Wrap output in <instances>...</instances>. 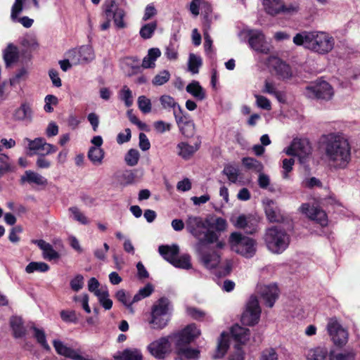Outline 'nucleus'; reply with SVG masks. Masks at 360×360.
<instances>
[{
	"mask_svg": "<svg viewBox=\"0 0 360 360\" xmlns=\"http://www.w3.org/2000/svg\"><path fill=\"white\" fill-rule=\"evenodd\" d=\"M321 149L326 162L333 169H345L352 160V147L342 133L332 132L323 135Z\"/></svg>",
	"mask_w": 360,
	"mask_h": 360,
	"instance_id": "obj_1",
	"label": "nucleus"
},
{
	"mask_svg": "<svg viewBox=\"0 0 360 360\" xmlns=\"http://www.w3.org/2000/svg\"><path fill=\"white\" fill-rule=\"evenodd\" d=\"M224 246V243L219 240V236L213 233H210L205 240L197 242L195 245L200 262L209 270L216 269V275L219 277L229 275L232 269L231 261L226 259L221 262L219 252L214 248L221 249Z\"/></svg>",
	"mask_w": 360,
	"mask_h": 360,
	"instance_id": "obj_2",
	"label": "nucleus"
},
{
	"mask_svg": "<svg viewBox=\"0 0 360 360\" xmlns=\"http://www.w3.org/2000/svg\"><path fill=\"white\" fill-rule=\"evenodd\" d=\"M293 43L319 55H326L334 48L335 39L323 31H303L293 37Z\"/></svg>",
	"mask_w": 360,
	"mask_h": 360,
	"instance_id": "obj_3",
	"label": "nucleus"
},
{
	"mask_svg": "<svg viewBox=\"0 0 360 360\" xmlns=\"http://www.w3.org/2000/svg\"><path fill=\"white\" fill-rule=\"evenodd\" d=\"M200 335V331L194 323L173 333L176 360H197L199 358V349L191 347L190 344Z\"/></svg>",
	"mask_w": 360,
	"mask_h": 360,
	"instance_id": "obj_4",
	"label": "nucleus"
},
{
	"mask_svg": "<svg viewBox=\"0 0 360 360\" xmlns=\"http://www.w3.org/2000/svg\"><path fill=\"white\" fill-rule=\"evenodd\" d=\"M171 306L169 300L161 297L152 307L148 323L155 330H162L169 323L171 317Z\"/></svg>",
	"mask_w": 360,
	"mask_h": 360,
	"instance_id": "obj_5",
	"label": "nucleus"
},
{
	"mask_svg": "<svg viewBox=\"0 0 360 360\" xmlns=\"http://www.w3.org/2000/svg\"><path fill=\"white\" fill-rule=\"evenodd\" d=\"M290 236L278 226H274L266 231L264 240L267 248L273 253H282L289 245Z\"/></svg>",
	"mask_w": 360,
	"mask_h": 360,
	"instance_id": "obj_6",
	"label": "nucleus"
},
{
	"mask_svg": "<svg viewBox=\"0 0 360 360\" xmlns=\"http://www.w3.org/2000/svg\"><path fill=\"white\" fill-rule=\"evenodd\" d=\"M229 243L233 252L248 259L252 258L257 251L256 241L240 233H232L229 237Z\"/></svg>",
	"mask_w": 360,
	"mask_h": 360,
	"instance_id": "obj_7",
	"label": "nucleus"
},
{
	"mask_svg": "<svg viewBox=\"0 0 360 360\" xmlns=\"http://www.w3.org/2000/svg\"><path fill=\"white\" fill-rule=\"evenodd\" d=\"M103 9L105 20L101 25L102 30H106L110 27L112 20L117 28L122 29L126 27V23L124 21L125 11L119 7L115 0H105Z\"/></svg>",
	"mask_w": 360,
	"mask_h": 360,
	"instance_id": "obj_8",
	"label": "nucleus"
},
{
	"mask_svg": "<svg viewBox=\"0 0 360 360\" xmlns=\"http://www.w3.org/2000/svg\"><path fill=\"white\" fill-rule=\"evenodd\" d=\"M231 334L236 344L230 352L229 360H245V353L243 345L249 340V329L236 324L231 327Z\"/></svg>",
	"mask_w": 360,
	"mask_h": 360,
	"instance_id": "obj_9",
	"label": "nucleus"
},
{
	"mask_svg": "<svg viewBox=\"0 0 360 360\" xmlns=\"http://www.w3.org/2000/svg\"><path fill=\"white\" fill-rule=\"evenodd\" d=\"M303 94L309 98L328 101L333 97L334 91L328 82L319 79L307 85Z\"/></svg>",
	"mask_w": 360,
	"mask_h": 360,
	"instance_id": "obj_10",
	"label": "nucleus"
},
{
	"mask_svg": "<svg viewBox=\"0 0 360 360\" xmlns=\"http://www.w3.org/2000/svg\"><path fill=\"white\" fill-rule=\"evenodd\" d=\"M186 228L198 240V242L205 240L210 233L219 236L217 233L207 229L205 222L200 217L188 216L186 221Z\"/></svg>",
	"mask_w": 360,
	"mask_h": 360,
	"instance_id": "obj_11",
	"label": "nucleus"
},
{
	"mask_svg": "<svg viewBox=\"0 0 360 360\" xmlns=\"http://www.w3.org/2000/svg\"><path fill=\"white\" fill-rule=\"evenodd\" d=\"M174 340L173 333L165 337H161L150 342L147 349L150 354L156 359H163L172 351L171 340Z\"/></svg>",
	"mask_w": 360,
	"mask_h": 360,
	"instance_id": "obj_12",
	"label": "nucleus"
},
{
	"mask_svg": "<svg viewBox=\"0 0 360 360\" xmlns=\"http://www.w3.org/2000/svg\"><path fill=\"white\" fill-rule=\"evenodd\" d=\"M261 314V309L257 297H250L246 308L241 316V322L244 325L254 326L257 323Z\"/></svg>",
	"mask_w": 360,
	"mask_h": 360,
	"instance_id": "obj_13",
	"label": "nucleus"
},
{
	"mask_svg": "<svg viewBox=\"0 0 360 360\" xmlns=\"http://www.w3.org/2000/svg\"><path fill=\"white\" fill-rule=\"evenodd\" d=\"M327 330L335 345L342 346L347 343L348 333L335 319L328 321Z\"/></svg>",
	"mask_w": 360,
	"mask_h": 360,
	"instance_id": "obj_14",
	"label": "nucleus"
},
{
	"mask_svg": "<svg viewBox=\"0 0 360 360\" xmlns=\"http://www.w3.org/2000/svg\"><path fill=\"white\" fill-rule=\"evenodd\" d=\"M285 152L288 155L298 156L301 162H303V159L311 154V148L307 139H294Z\"/></svg>",
	"mask_w": 360,
	"mask_h": 360,
	"instance_id": "obj_15",
	"label": "nucleus"
},
{
	"mask_svg": "<svg viewBox=\"0 0 360 360\" xmlns=\"http://www.w3.org/2000/svg\"><path fill=\"white\" fill-rule=\"evenodd\" d=\"M300 211L309 219L316 221L322 226H326L328 224L326 212L323 210L309 203H303L300 207Z\"/></svg>",
	"mask_w": 360,
	"mask_h": 360,
	"instance_id": "obj_16",
	"label": "nucleus"
},
{
	"mask_svg": "<svg viewBox=\"0 0 360 360\" xmlns=\"http://www.w3.org/2000/svg\"><path fill=\"white\" fill-rule=\"evenodd\" d=\"M248 43L250 46L257 52L267 54L269 47L266 43L264 35L259 30H250L248 32Z\"/></svg>",
	"mask_w": 360,
	"mask_h": 360,
	"instance_id": "obj_17",
	"label": "nucleus"
},
{
	"mask_svg": "<svg viewBox=\"0 0 360 360\" xmlns=\"http://www.w3.org/2000/svg\"><path fill=\"white\" fill-rule=\"evenodd\" d=\"M257 292L266 306L272 307L278 297V288L276 284L257 286Z\"/></svg>",
	"mask_w": 360,
	"mask_h": 360,
	"instance_id": "obj_18",
	"label": "nucleus"
},
{
	"mask_svg": "<svg viewBox=\"0 0 360 360\" xmlns=\"http://www.w3.org/2000/svg\"><path fill=\"white\" fill-rule=\"evenodd\" d=\"M160 56L161 51L158 48L150 49L148 51V54L143 59L141 66H132L131 73L129 75L131 76L139 72L141 68L144 69L154 68L155 67V61Z\"/></svg>",
	"mask_w": 360,
	"mask_h": 360,
	"instance_id": "obj_19",
	"label": "nucleus"
},
{
	"mask_svg": "<svg viewBox=\"0 0 360 360\" xmlns=\"http://www.w3.org/2000/svg\"><path fill=\"white\" fill-rule=\"evenodd\" d=\"M174 117L181 134L187 138L193 136L195 133V124L188 115L183 112L179 115L175 111Z\"/></svg>",
	"mask_w": 360,
	"mask_h": 360,
	"instance_id": "obj_20",
	"label": "nucleus"
},
{
	"mask_svg": "<svg viewBox=\"0 0 360 360\" xmlns=\"http://www.w3.org/2000/svg\"><path fill=\"white\" fill-rule=\"evenodd\" d=\"M53 345L58 354L74 360H84L79 349H72L58 340H54Z\"/></svg>",
	"mask_w": 360,
	"mask_h": 360,
	"instance_id": "obj_21",
	"label": "nucleus"
},
{
	"mask_svg": "<svg viewBox=\"0 0 360 360\" xmlns=\"http://www.w3.org/2000/svg\"><path fill=\"white\" fill-rule=\"evenodd\" d=\"M200 142L190 145L188 142L181 141L176 145V153L184 160H190L199 150Z\"/></svg>",
	"mask_w": 360,
	"mask_h": 360,
	"instance_id": "obj_22",
	"label": "nucleus"
},
{
	"mask_svg": "<svg viewBox=\"0 0 360 360\" xmlns=\"http://www.w3.org/2000/svg\"><path fill=\"white\" fill-rule=\"evenodd\" d=\"M233 223L236 227L243 229L246 233L252 234L257 231V221L244 214L238 216Z\"/></svg>",
	"mask_w": 360,
	"mask_h": 360,
	"instance_id": "obj_23",
	"label": "nucleus"
},
{
	"mask_svg": "<svg viewBox=\"0 0 360 360\" xmlns=\"http://www.w3.org/2000/svg\"><path fill=\"white\" fill-rule=\"evenodd\" d=\"M32 243L36 244L42 250V256L45 259L51 261L58 259L60 254L56 251L53 246L44 240H33Z\"/></svg>",
	"mask_w": 360,
	"mask_h": 360,
	"instance_id": "obj_24",
	"label": "nucleus"
},
{
	"mask_svg": "<svg viewBox=\"0 0 360 360\" xmlns=\"http://www.w3.org/2000/svg\"><path fill=\"white\" fill-rule=\"evenodd\" d=\"M13 116L14 120L17 121L31 122L32 110L30 104L27 102L22 103L20 107L15 110Z\"/></svg>",
	"mask_w": 360,
	"mask_h": 360,
	"instance_id": "obj_25",
	"label": "nucleus"
},
{
	"mask_svg": "<svg viewBox=\"0 0 360 360\" xmlns=\"http://www.w3.org/2000/svg\"><path fill=\"white\" fill-rule=\"evenodd\" d=\"M284 0H262L264 11L271 16L281 14Z\"/></svg>",
	"mask_w": 360,
	"mask_h": 360,
	"instance_id": "obj_26",
	"label": "nucleus"
},
{
	"mask_svg": "<svg viewBox=\"0 0 360 360\" xmlns=\"http://www.w3.org/2000/svg\"><path fill=\"white\" fill-rule=\"evenodd\" d=\"M3 58L6 67L16 63L19 58L18 48L13 43H9L3 51Z\"/></svg>",
	"mask_w": 360,
	"mask_h": 360,
	"instance_id": "obj_27",
	"label": "nucleus"
},
{
	"mask_svg": "<svg viewBox=\"0 0 360 360\" xmlns=\"http://www.w3.org/2000/svg\"><path fill=\"white\" fill-rule=\"evenodd\" d=\"M20 181L22 184L27 182L37 186H46L48 183L45 177L32 170L25 171L24 175L20 178Z\"/></svg>",
	"mask_w": 360,
	"mask_h": 360,
	"instance_id": "obj_28",
	"label": "nucleus"
},
{
	"mask_svg": "<svg viewBox=\"0 0 360 360\" xmlns=\"http://www.w3.org/2000/svg\"><path fill=\"white\" fill-rule=\"evenodd\" d=\"M262 92L275 96L280 103H284L285 101L286 97L285 93L278 90L276 84L272 81L265 80Z\"/></svg>",
	"mask_w": 360,
	"mask_h": 360,
	"instance_id": "obj_29",
	"label": "nucleus"
},
{
	"mask_svg": "<svg viewBox=\"0 0 360 360\" xmlns=\"http://www.w3.org/2000/svg\"><path fill=\"white\" fill-rule=\"evenodd\" d=\"M158 251L165 260L172 264L178 256L179 248L177 245L172 246L162 245L159 246Z\"/></svg>",
	"mask_w": 360,
	"mask_h": 360,
	"instance_id": "obj_30",
	"label": "nucleus"
},
{
	"mask_svg": "<svg viewBox=\"0 0 360 360\" xmlns=\"http://www.w3.org/2000/svg\"><path fill=\"white\" fill-rule=\"evenodd\" d=\"M264 210L268 219L271 222H278L282 217L274 201L267 200L265 202Z\"/></svg>",
	"mask_w": 360,
	"mask_h": 360,
	"instance_id": "obj_31",
	"label": "nucleus"
},
{
	"mask_svg": "<svg viewBox=\"0 0 360 360\" xmlns=\"http://www.w3.org/2000/svg\"><path fill=\"white\" fill-rule=\"evenodd\" d=\"M306 360H331V358L326 347H317L308 351Z\"/></svg>",
	"mask_w": 360,
	"mask_h": 360,
	"instance_id": "obj_32",
	"label": "nucleus"
},
{
	"mask_svg": "<svg viewBox=\"0 0 360 360\" xmlns=\"http://www.w3.org/2000/svg\"><path fill=\"white\" fill-rule=\"evenodd\" d=\"M186 90L198 101H202L206 97L205 89L202 87L198 81L193 80L189 83L186 86Z\"/></svg>",
	"mask_w": 360,
	"mask_h": 360,
	"instance_id": "obj_33",
	"label": "nucleus"
},
{
	"mask_svg": "<svg viewBox=\"0 0 360 360\" xmlns=\"http://www.w3.org/2000/svg\"><path fill=\"white\" fill-rule=\"evenodd\" d=\"M229 347V335L228 333L222 332L219 338L218 339L217 347L216 353L214 354L215 359H219L224 356Z\"/></svg>",
	"mask_w": 360,
	"mask_h": 360,
	"instance_id": "obj_34",
	"label": "nucleus"
},
{
	"mask_svg": "<svg viewBox=\"0 0 360 360\" xmlns=\"http://www.w3.org/2000/svg\"><path fill=\"white\" fill-rule=\"evenodd\" d=\"M105 152L102 148L90 147L87 157L94 165L98 166L103 163Z\"/></svg>",
	"mask_w": 360,
	"mask_h": 360,
	"instance_id": "obj_35",
	"label": "nucleus"
},
{
	"mask_svg": "<svg viewBox=\"0 0 360 360\" xmlns=\"http://www.w3.org/2000/svg\"><path fill=\"white\" fill-rule=\"evenodd\" d=\"M274 69L278 77L285 79H289L292 76L291 68L288 64L278 58H274Z\"/></svg>",
	"mask_w": 360,
	"mask_h": 360,
	"instance_id": "obj_36",
	"label": "nucleus"
},
{
	"mask_svg": "<svg viewBox=\"0 0 360 360\" xmlns=\"http://www.w3.org/2000/svg\"><path fill=\"white\" fill-rule=\"evenodd\" d=\"M119 360H142L143 356L138 349H126L116 356Z\"/></svg>",
	"mask_w": 360,
	"mask_h": 360,
	"instance_id": "obj_37",
	"label": "nucleus"
},
{
	"mask_svg": "<svg viewBox=\"0 0 360 360\" xmlns=\"http://www.w3.org/2000/svg\"><path fill=\"white\" fill-rule=\"evenodd\" d=\"M10 324L15 338H22L25 335V328L23 326L22 320L20 317H12L10 321Z\"/></svg>",
	"mask_w": 360,
	"mask_h": 360,
	"instance_id": "obj_38",
	"label": "nucleus"
},
{
	"mask_svg": "<svg viewBox=\"0 0 360 360\" xmlns=\"http://www.w3.org/2000/svg\"><path fill=\"white\" fill-rule=\"evenodd\" d=\"M160 101L165 109H173L174 112L177 111L180 115L183 111L181 106L174 101V98L169 95H163L160 96Z\"/></svg>",
	"mask_w": 360,
	"mask_h": 360,
	"instance_id": "obj_39",
	"label": "nucleus"
},
{
	"mask_svg": "<svg viewBox=\"0 0 360 360\" xmlns=\"http://www.w3.org/2000/svg\"><path fill=\"white\" fill-rule=\"evenodd\" d=\"M80 64L88 63L95 58L94 50L91 46L84 45L79 47Z\"/></svg>",
	"mask_w": 360,
	"mask_h": 360,
	"instance_id": "obj_40",
	"label": "nucleus"
},
{
	"mask_svg": "<svg viewBox=\"0 0 360 360\" xmlns=\"http://www.w3.org/2000/svg\"><path fill=\"white\" fill-rule=\"evenodd\" d=\"M202 65V60L200 56L195 55L194 53H190L188 61V68L193 75L199 72V68Z\"/></svg>",
	"mask_w": 360,
	"mask_h": 360,
	"instance_id": "obj_41",
	"label": "nucleus"
},
{
	"mask_svg": "<svg viewBox=\"0 0 360 360\" xmlns=\"http://www.w3.org/2000/svg\"><path fill=\"white\" fill-rule=\"evenodd\" d=\"M31 328L33 330V336L36 339L37 342L43 347V349L46 351H50L51 347L46 341V334L44 330L39 329L34 326H32Z\"/></svg>",
	"mask_w": 360,
	"mask_h": 360,
	"instance_id": "obj_42",
	"label": "nucleus"
},
{
	"mask_svg": "<svg viewBox=\"0 0 360 360\" xmlns=\"http://www.w3.org/2000/svg\"><path fill=\"white\" fill-rule=\"evenodd\" d=\"M23 141L24 143H27V147L30 152L33 151V153H30V155L37 153V151L41 150L43 145L44 146V143H46L45 139L43 138H36L34 140L25 138Z\"/></svg>",
	"mask_w": 360,
	"mask_h": 360,
	"instance_id": "obj_43",
	"label": "nucleus"
},
{
	"mask_svg": "<svg viewBox=\"0 0 360 360\" xmlns=\"http://www.w3.org/2000/svg\"><path fill=\"white\" fill-rule=\"evenodd\" d=\"M49 270V266L43 262H32L25 267L27 274H32L35 271L46 272Z\"/></svg>",
	"mask_w": 360,
	"mask_h": 360,
	"instance_id": "obj_44",
	"label": "nucleus"
},
{
	"mask_svg": "<svg viewBox=\"0 0 360 360\" xmlns=\"http://www.w3.org/2000/svg\"><path fill=\"white\" fill-rule=\"evenodd\" d=\"M243 165L248 169H252L257 172H262L263 165L257 160L253 158H243L242 159Z\"/></svg>",
	"mask_w": 360,
	"mask_h": 360,
	"instance_id": "obj_45",
	"label": "nucleus"
},
{
	"mask_svg": "<svg viewBox=\"0 0 360 360\" xmlns=\"http://www.w3.org/2000/svg\"><path fill=\"white\" fill-rule=\"evenodd\" d=\"M222 173L227 176L230 182L236 183L239 176V169L234 165H226L224 166Z\"/></svg>",
	"mask_w": 360,
	"mask_h": 360,
	"instance_id": "obj_46",
	"label": "nucleus"
},
{
	"mask_svg": "<svg viewBox=\"0 0 360 360\" xmlns=\"http://www.w3.org/2000/svg\"><path fill=\"white\" fill-rule=\"evenodd\" d=\"M153 292V287L151 284L148 283L143 288H141L138 292L133 297L132 302H138L140 300L149 297Z\"/></svg>",
	"mask_w": 360,
	"mask_h": 360,
	"instance_id": "obj_47",
	"label": "nucleus"
},
{
	"mask_svg": "<svg viewBox=\"0 0 360 360\" xmlns=\"http://www.w3.org/2000/svg\"><path fill=\"white\" fill-rule=\"evenodd\" d=\"M140 154L138 150L131 148L128 150L124 157L125 162L127 165L134 167L139 162Z\"/></svg>",
	"mask_w": 360,
	"mask_h": 360,
	"instance_id": "obj_48",
	"label": "nucleus"
},
{
	"mask_svg": "<svg viewBox=\"0 0 360 360\" xmlns=\"http://www.w3.org/2000/svg\"><path fill=\"white\" fill-rule=\"evenodd\" d=\"M175 267L181 268L184 269H188L191 268V257L186 254L181 257L178 256L174 259V262L172 263Z\"/></svg>",
	"mask_w": 360,
	"mask_h": 360,
	"instance_id": "obj_49",
	"label": "nucleus"
},
{
	"mask_svg": "<svg viewBox=\"0 0 360 360\" xmlns=\"http://www.w3.org/2000/svg\"><path fill=\"white\" fill-rule=\"evenodd\" d=\"M331 360H354L355 354L352 351L329 352Z\"/></svg>",
	"mask_w": 360,
	"mask_h": 360,
	"instance_id": "obj_50",
	"label": "nucleus"
},
{
	"mask_svg": "<svg viewBox=\"0 0 360 360\" xmlns=\"http://www.w3.org/2000/svg\"><path fill=\"white\" fill-rule=\"evenodd\" d=\"M171 75L168 70H164L157 74L152 80L154 86H161L166 84L170 79Z\"/></svg>",
	"mask_w": 360,
	"mask_h": 360,
	"instance_id": "obj_51",
	"label": "nucleus"
},
{
	"mask_svg": "<svg viewBox=\"0 0 360 360\" xmlns=\"http://www.w3.org/2000/svg\"><path fill=\"white\" fill-rule=\"evenodd\" d=\"M157 27V23L152 22L144 25L140 30V35L142 38L148 39L152 37Z\"/></svg>",
	"mask_w": 360,
	"mask_h": 360,
	"instance_id": "obj_52",
	"label": "nucleus"
},
{
	"mask_svg": "<svg viewBox=\"0 0 360 360\" xmlns=\"http://www.w3.org/2000/svg\"><path fill=\"white\" fill-rule=\"evenodd\" d=\"M120 98L124 101L127 107H130L133 104V96L131 91L127 86H124L119 93Z\"/></svg>",
	"mask_w": 360,
	"mask_h": 360,
	"instance_id": "obj_53",
	"label": "nucleus"
},
{
	"mask_svg": "<svg viewBox=\"0 0 360 360\" xmlns=\"http://www.w3.org/2000/svg\"><path fill=\"white\" fill-rule=\"evenodd\" d=\"M137 104L139 110L144 114L151 111L152 103L149 98L145 96H140L137 99Z\"/></svg>",
	"mask_w": 360,
	"mask_h": 360,
	"instance_id": "obj_54",
	"label": "nucleus"
},
{
	"mask_svg": "<svg viewBox=\"0 0 360 360\" xmlns=\"http://www.w3.org/2000/svg\"><path fill=\"white\" fill-rule=\"evenodd\" d=\"M100 283L96 278H91L88 281V290L94 292V294L98 297V294H101L103 292L106 290L108 288L106 286L101 287L99 288Z\"/></svg>",
	"mask_w": 360,
	"mask_h": 360,
	"instance_id": "obj_55",
	"label": "nucleus"
},
{
	"mask_svg": "<svg viewBox=\"0 0 360 360\" xmlns=\"http://www.w3.org/2000/svg\"><path fill=\"white\" fill-rule=\"evenodd\" d=\"M28 75V70L25 68L19 69L15 75L10 79L11 86H15L20 83L21 80H25Z\"/></svg>",
	"mask_w": 360,
	"mask_h": 360,
	"instance_id": "obj_56",
	"label": "nucleus"
},
{
	"mask_svg": "<svg viewBox=\"0 0 360 360\" xmlns=\"http://www.w3.org/2000/svg\"><path fill=\"white\" fill-rule=\"evenodd\" d=\"M115 297L119 302H122L124 306L130 309L131 312L133 311L131 308V304L134 303L132 302V299L131 300L129 295H127L124 290H118Z\"/></svg>",
	"mask_w": 360,
	"mask_h": 360,
	"instance_id": "obj_57",
	"label": "nucleus"
},
{
	"mask_svg": "<svg viewBox=\"0 0 360 360\" xmlns=\"http://www.w3.org/2000/svg\"><path fill=\"white\" fill-rule=\"evenodd\" d=\"M165 54L169 60H176L178 58L177 44L175 42L170 41L166 46Z\"/></svg>",
	"mask_w": 360,
	"mask_h": 360,
	"instance_id": "obj_58",
	"label": "nucleus"
},
{
	"mask_svg": "<svg viewBox=\"0 0 360 360\" xmlns=\"http://www.w3.org/2000/svg\"><path fill=\"white\" fill-rule=\"evenodd\" d=\"M98 299L102 307L106 309H110L112 306V301L109 299V293L108 289L101 294L98 295Z\"/></svg>",
	"mask_w": 360,
	"mask_h": 360,
	"instance_id": "obj_59",
	"label": "nucleus"
},
{
	"mask_svg": "<svg viewBox=\"0 0 360 360\" xmlns=\"http://www.w3.org/2000/svg\"><path fill=\"white\" fill-rule=\"evenodd\" d=\"M69 211L73 216V219L75 221H79L82 224H89V220L86 217V216L80 212V210L77 207H71L69 208Z\"/></svg>",
	"mask_w": 360,
	"mask_h": 360,
	"instance_id": "obj_60",
	"label": "nucleus"
},
{
	"mask_svg": "<svg viewBox=\"0 0 360 360\" xmlns=\"http://www.w3.org/2000/svg\"><path fill=\"white\" fill-rule=\"evenodd\" d=\"M259 360H278V354L274 348H266L260 354Z\"/></svg>",
	"mask_w": 360,
	"mask_h": 360,
	"instance_id": "obj_61",
	"label": "nucleus"
},
{
	"mask_svg": "<svg viewBox=\"0 0 360 360\" xmlns=\"http://www.w3.org/2000/svg\"><path fill=\"white\" fill-rule=\"evenodd\" d=\"M71 289L75 292H78L84 287V276L81 274H77L70 282Z\"/></svg>",
	"mask_w": 360,
	"mask_h": 360,
	"instance_id": "obj_62",
	"label": "nucleus"
},
{
	"mask_svg": "<svg viewBox=\"0 0 360 360\" xmlns=\"http://www.w3.org/2000/svg\"><path fill=\"white\" fill-rule=\"evenodd\" d=\"M256 104L257 107L266 110L271 109V104L270 101L265 96L255 94Z\"/></svg>",
	"mask_w": 360,
	"mask_h": 360,
	"instance_id": "obj_63",
	"label": "nucleus"
},
{
	"mask_svg": "<svg viewBox=\"0 0 360 360\" xmlns=\"http://www.w3.org/2000/svg\"><path fill=\"white\" fill-rule=\"evenodd\" d=\"M65 56L68 58L73 65H80V54L79 48L69 50L65 53Z\"/></svg>",
	"mask_w": 360,
	"mask_h": 360,
	"instance_id": "obj_64",
	"label": "nucleus"
}]
</instances>
